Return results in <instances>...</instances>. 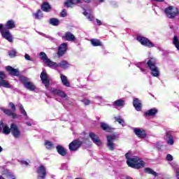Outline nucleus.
<instances>
[{"mask_svg":"<svg viewBox=\"0 0 179 179\" xmlns=\"http://www.w3.org/2000/svg\"><path fill=\"white\" fill-rule=\"evenodd\" d=\"M3 129V134H5L6 135H9V134H12L13 136L16 139L20 138V130H19V128L16 124L14 123H12L10 124V128L8 127V125H3V121H0V132L2 131Z\"/></svg>","mask_w":179,"mask_h":179,"instance_id":"obj_1","label":"nucleus"},{"mask_svg":"<svg viewBox=\"0 0 179 179\" xmlns=\"http://www.w3.org/2000/svg\"><path fill=\"white\" fill-rule=\"evenodd\" d=\"M125 157L127 159V163L129 167L137 169L145 167V162L141 159L138 157L135 156L131 158V153L127 152L125 155Z\"/></svg>","mask_w":179,"mask_h":179,"instance_id":"obj_2","label":"nucleus"},{"mask_svg":"<svg viewBox=\"0 0 179 179\" xmlns=\"http://www.w3.org/2000/svg\"><path fill=\"white\" fill-rule=\"evenodd\" d=\"M9 106L11 108L12 110L8 109V108H1V111L6 114V115H8V117H12L13 120L17 117V115L16 113H13L16 111V106H15V103L13 102H10Z\"/></svg>","mask_w":179,"mask_h":179,"instance_id":"obj_3","label":"nucleus"},{"mask_svg":"<svg viewBox=\"0 0 179 179\" xmlns=\"http://www.w3.org/2000/svg\"><path fill=\"white\" fill-rule=\"evenodd\" d=\"M178 8L173 6H169L164 10V13L166 15L169 19H174V17L178 15Z\"/></svg>","mask_w":179,"mask_h":179,"instance_id":"obj_4","label":"nucleus"},{"mask_svg":"<svg viewBox=\"0 0 179 179\" xmlns=\"http://www.w3.org/2000/svg\"><path fill=\"white\" fill-rule=\"evenodd\" d=\"M0 33L1 34V37L5 38L9 43H12L13 41V37L10 32L6 29V28L3 27V24H0Z\"/></svg>","mask_w":179,"mask_h":179,"instance_id":"obj_5","label":"nucleus"},{"mask_svg":"<svg viewBox=\"0 0 179 179\" xmlns=\"http://www.w3.org/2000/svg\"><path fill=\"white\" fill-rule=\"evenodd\" d=\"M136 40L144 47H148V48H152V47H155V43L145 36H137Z\"/></svg>","mask_w":179,"mask_h":179,"instance_id":"obj_6","label":"nucleus"},{"mask_svg":"<svg viewBox=\"0 0 179 179\" xmlns=\"http://www.w3.org/2000/svg\"><path fill=\"white\" fill-rule=\"evenodd\" d=\"M117 138L118 137L115 134L108 135L106 136L107 147L111 152L115 149V143H114V141H117Z\"/></svg>","mask_w":179,"mask_h":179,"instance_id":"obj_7","label":"nucleus"},{"mask_svg":"<svg viewBox=\"0 0 179 179\" xmlns=\"http://www.w3.org/2000/svg\"><path fill=\"white\" fill-rule=\"evenodd\" d=\"M20 82L24 86V87L27 89V90H30L31 92H34V90H36V85H34L33 83L29 81L28 78L21 77Z\"/></svg>","mask_w":179,"mask_h":179,"instance_id":"obj_8","label":"nucleus"},{"mask_svg":"<svg viewBox=\"0 0 179 179\" xmlns=\"http://www.w3.org/2000/svg\"><path fill=\"white\" fill-rule=\"evenodd\" d=\"M82 145H83L82 141L79 139H75L69 143V149L70 152H76V150H79V149H80Z\"/></svg>","mask_w":179,"mask_h":179,"instance_id":"obj_9","label":"nucleus"},{"mask_svg":"<svg viewBox=\"0 0 179 179\" xmlns=\"http://www.w3.org/2000/svg\"><path fill=\"white\" fill-rule=\"evenodd\" d=\"M36 174L38 179H45L47 177V169L43 164L40 165L36 169Z\"/></svg>","mask_w":179,"mask_h":179,"instance_id":"obj_10","label":"nucleus"},{"mask_svg":"<svg viewBox=\"0 0 179 179\" xmlns=\"http://www.w3.org/2000/svg\"><path fill=\"white\" fill-rule=\"evenodd\" d=\"M41 57V59L43 61L46 66H49V68H52V65H55V62L51 61L47 56V54L44 52H41L39 54Z\"/></svg>","mask_w":179,"mask_h":179,"instance_id":"obj_11","label":"nucleus"},{"mask_svg":"<svg viewBox=\"0 0 179 179\" xmlns=\"http://www.w3.org/2000/svg\"><path fill=\"white\" fill-rule=\"evenodd\" d=\"M40 78L43 85H44L46 89H48V87H50V77L48 76V74H47V72L42 71Z\"/></svg>","mask_w":179,"mask_h":179,"instance_id":"obj_12","label":"nucleus"},{"mask_svg":"<svg viewBox=\"0 0 179 179\" xmlns=\"http://www.w3.org/2000/svg\"><path fill=\"white\" fill-rule=\"evenodd\" d=\"M134 133L139 139H145L146 136H148V134L146 133V130L141 128L136 127L134 129Z\"/></svg>","mask_w":179,"mask_h":179,"instance_id":"obj_13","label":"nucleus"},{"mask_svg":"<svg viewBox=\"0 0 179 179\" xmlns=\"http://www.w3.org/2000/svg\"><path fill=\"white\" fill-rule=\"evenodd\" d=\"M5 79H6V75L3 71H0V86L10 89V84Z\"/></svg>","mask_w":179,"mask_h":179,"instance_id":"obj_14","label":"nucleus"},{"mask_svg":"<svg viewBox=\"0 0 179 179\" xmlns=\"http://www.w3.org/2000/svg\"><path fill=\"white\" fill-rule=\"evenodd\" d=\"M50 93L52 94L59 96V97H61L62 99H65L66 97H67L66 94H65L64 91L56 88L50 89Z\"/></svg>","mask_w":179,"mask_h":179,"instance_id":"obj_15","label":"nucleus"},{"mask_svg":"<svg viewBox=\"0 0 179 179\" xmlns=\"http://www.w3.org/2000/svg\"><path fill=\"white\" fill-rule=\"evenodd\" d=\"M6 71L8 72L11 76H20V72L17 69H14L10 66H6Z\"/></svg>","mask_w":179,"mask_h":179,"instance_id":"obj_16","label":"nucleus"},{"mask_svg":"<svg viewBox=\"0 0 179 179\" xmlns=\"http://www.w3.org/2000/svg\"><path fill=\"white\" fill-rule=\"evenodd\" d=\"M62 38L66 40V41H75L76 40L75 35L71 34V31H66L64 36H62Z\"/></svg>","mask_w":179,"mask_h":179,"instance_id":"obj_17","label":"nucleus"},{"mask_svg":"<svg viewBox=\"0 0 179 179\" xmlns=\"http://www.w3.org/2000/svg\"><path fill=\"white\" fill-rule=\"evenodd\" d=\"M90 138H91L92 142L95 143V145H97L98 146H100L101 145V141H100V138H99V136H97L96 134L91 132L89 134Z\"/></svg>","mask_w":179,"mask_h":179,"instance_id":"obj_18","label":"nucleus"},{"mask_svg":"<svg viewBox=\"0 0 179 179\" xmlns=\"http://www.w3.org/2000/svg\"><path fill=\"white\" fill-rule=\"evenodd\" d=\"M67 47H68V44L62 43L59 46L57 55L59 57H62V55H64V54H65V52H66Z\"/></svg>","mask_w":179,"mask_h":179,"instance_id":"obj_19","label":"nucleus"},{"mask_svg":"<svg viewBox=\"0 0 179 179\" xmlns=\"http://www.w3.org/2000/svg\"><path fill=\"white\" fill-rule=\"evenodd\" d=\"M62 68V69H67L69 67V63L67 61L63 60L59 64H57L52 65V68Z\"/></svg>","mask_w":179,"mask_h":179,"instance_id":"obj_20","label":"nucleus"},{"mask_svg":"<svg viewBox=\"0 0 179 179\" xmlns=\"http://www.w3.org/2000/svg\"><path fill=\"white\" fill-rule=\"evenodd\" d=\"M157 64V60L155 57H150L149 60L147 62V66L149 69H152L153 68H156Z\"/></svg>","mask_w":179,"mask_h":179,"instance_id":"obj_21","label":"nucleus"},{"mask_svg":"<svg viewBox=\"0 0 179 179\" xmlns=\"http://www.w3.org/2000/svg\"><path fill=\"white\" fill-rule=\"evenodd\" d=\"M133 106L136 111H141L142 110V102L138 98H135L133 101Z\"/></svg>","mask_w":179,"mask_h":179,"instance_id":"obj_22","label":"nucleus"},{"mask_svg":"<svg viewBox=\"0 0 179 179\" xmlns=\"http://www.w3.org/2000/svg\"><path fill=\"white\" fill-rule=\"evenodd\" d=\"M56 150L57 153H59L60 156H66V155H68V152L66 151V149H65V148H64V146L61 145H57Z\"/></svg>","mask_w":179,"mask_h":179,"instance_id":"obj_23","label":"nucleus"},{"mask_svg":"<svg viewBox=\"0 0 179 179\" xmlns=\"http://www.w3.org/2000/svg\"><path fill=\"white\" fill-rule=\"evenodd\" d=\"M159 110L156 108H151L144 113V117H155Z\"/></svg>","mask_w":179,"mask_h":179,"instance_id":"obj_24","label":"nucleus"},{"mask_svg":"<svg viewBox=\"0 0 179 179\" xmlns=\"http://www.w3.org/2000/svg\"><path fill=\"white\" fill-rule=\"evenodd\" d=\"M101 128L103 131H106V132H113L114 131V128L110 127V125L104 123V122H101L100 123Z\"/></svg>","mask_w":179,"mask_h":179,"instance_id":"obj_25","label":"nucleus"},{"mask_svg":"<svg viewBox=\"0 0 179 179\" xmlns=\"http://www.w3.org/2000/svg\"><path fill=\"white\" fill-rule=\"evenodd\" d=\"M5 27L8 30H12V29H15V27H16V24H15V21L13 20H10L5 24Z\"/></svg>","mask_w":179,"mask_h":179,"instance_id":"obj_26","label":"nucleus"},{"mask_svg":"<svg viewBox=\"0 0 179 179\" xmlns=\"http://www.w3.org/2000/svg\"><path fill=\"white\" fill-rule=\"evenodd\" d=\"M76 3H80V0H66L64 1V6L71 8V5H76Z\"/></svg>","mask_w":179,"mask_h":179,"instance_id":"obj_27","label":"nucleus"},{"mask_svg":"<svg viewBox=\"0 0 179 179\" xmlns=\"http://www.w3.org/2000/svg\"><path fill=\"white\" fill-rule=\"evenodd\" d=\"M168 145H174V138L173 137V135H171V131H166V133Z\"/></svg>","mask_w":179,"mask_h":179,"instance_id":"obj_28","label":"nucleus"},{"mask_svg":"<svg viewBox=\"0 0 179 179\" xmlns=\"http://www.w3.org/2000/svg\"><path fill=\"white\" fill-rule=\"evenodd\" d=\"M150 71L152 76H154L155 78H159V76H160V71L157 66L151 69Z\"/></svg>","mask_w":179,"mask_h":179,"instance_id":"obj_29","label":"nucleus"},{"mask_svg":"<svg viewBox=\"0 0 179 179\" xmlns=\"http://www.w3.org/2000/svg\"><path fill=\"white\" fill-rule=\"evenodd\" d=\"M90 42L93 47H101L103 45V43L99 39L92 38L90 40Z\"/></svg>","mask_w":179,"mask_h":179,"instance_id":"obj_30","label":"nucleus"},{"mask_svg":"<svg viewBox=\"0 0 179 179\" xmlns=\"http://www.w3.org/2000/svg\"><path fill=\"white\" fill-rule=\"evenodd\" d=\"M61 80L64 86L66 87H69L71 86V83L68 81L66 76H64L63 74H60Z\"/></svg>","mask_w":179,"mask_h":179,"instance_id":"obj_31","label":"nucleus"},{"mask_svg":"<svg viewBox=\"0 0 179 179\" xmlns=\"http://www.w3.org/2000/svg\"><path fill=\"white\" fill-rule=\"evenodd\" d=\"M41 9L43 12H50L51 10V6L47 2L43 3L41 6Z\"/></svg>","mask_w":179,"mask_h":179,"instance_id":"obj_32","label":"nucleus"},{"mask_svg":"<svg viewBox=\"0 0 179 179\" xmlns=\"http://www.w3.org/2000/svg\"><path fill=\"white\" fill-rule=\"evenodd\" d=\"M45 146H46V149H48V150H51V149H54V144L52 143V142L46 140L45 141L44 143Z\"/></svg>","mask_w":179,"mask_h":179,"instance_id":"obj_33","label":"nucleus"},{"mask_svg":"<svg viewBox=\"0 0 179 179\" xmlns=\"http://www.w3.org/2000/svg\"><path fill=\"white\" fill-rule=\"evenodd\" d=\"M144 171L145 173H147V174H152V176H155V177L157 176V173L150 168H145Z\"/></svg>","mask_w":179,"mask_h":179,"instance_id":"obj_34","label":"nucleus"},{"mask_svg":"<svg viewBox=\"0 0 179 179\" xmlns=\"http://www.w3.org/2000/svg\"><path fill=\"white\" fill-rule=\"evenodd\" d=\"M173 45H175L176 48L179 51V40L177 36H175L173 38Z\"/></svg>","mask_w":179,"mask_h":179,"instance_id":"obj_35","label":"nucleus"},{"mask_svg":"<svg viewBox=\"0 0 179 179\" xmlns=\"http://www.w3.org/2000/svg\"><path fill=\"white\" fill-rule=\"evenodd\" d=\"M125 101L122 99H117L114 102V106H116V107H121L124 106Z\"/></svg>","mask_w":179,"mask_h":179,"instance_id":"obj_36","label":"nucleus"},{"mask_svg":"<svg viewBox=\"0 0 179 179\" xmlns=\"http://www.w3.org/2000/svg\"><path fill=\"white\" fill-rule=\"evenodd\" d=\"M50 24H52V26H58V24H59V20L57 18H51L50 20Z\"/></svg>","mask_w":179,"mask_h":179,"instance_id":"obj_37","label":"nucleus"},{"mask_svg":"<svg viewBox=\"0 0 179 179\" xmlns=\"http://www.w3.org/2000/svg\"><path fill=\"white\" fill-rule=\"evenodd\" d=\"M34 16H35V19H41L43 17V12H41V10H38L36 13L33 14Z\"/></svg>","mask_w":179,"mask_h":179,"instance_id":"obj_38","label":"nucleus"},{"mask_svg":"<svg viewBox=\"0 0 179 179\" xmlns=\"http://www.w3.org/2000/svg\"><path fill=\"white\" fill-rule=\"evenodd\" d=\"M17 52L15 50H12L8 52V55L10 58H15Z\"/></svg>","mask_w":179,"mask_h":179,"instance_id":"obj_39","label":"nucleus"},{"mask_svg":"<svg viewBox=\"0 0 179 179\" xmlns=\"http://www.w3.org/2000/svg\"><path fill=\"white\" fill-rule=\"evenodd\" d=\"M20 109L21 110V114H22V115H24L25 117H27V113L24 110L23 105L20 106Z\"/></svg>","mask_w":179,"mask_h":179,"instance_id":"obj_40","label":"nucleus"},{"mask_svg":"<svg viewBox=\"0 0 179 179\" xmlns=\"http://www.w3.org/2000/svg\"><path fill=\"white\" fill-rule=\"evenodd\" d=\"M81 101L84 103L85 106H89L92 103V101L87 99H83Z\"/></svg>","mask_w":179,"mask_h":179,"instance_id":"obj_41","label":"nucleus"},{"mask_svg":"<svg viewBox=\"0 0 179 179\" xmlns=\"http://www.w3.org/2000/svg\"><path fill=\"white\" fill-rule=\"evenodd\" d=\"M115 120L116 122H118L120 124H122V122H124V120L121 117H115Z\"/></svg>","mask_w":179,"mask_h":179,"instance_id":"obj_42","label":"nucleus"},{"mask_svg":"<svg viewBox=\"0 0 179 179\" xmlns=\"http://www.w3.org/2000/svg\"><path fill=\"white\" fill-rule=\"evenodd\" d=\"M66 10L64 9L60 13V16L62 17H66Z\"/></svg>","mask_w":179,"mask_h":179,"instance_id":"obj_43","label":"nucleus"},{"mask_svg":"<svg viewBox=\"0 0 179 179\" xmlns=\"http://www.w3.org/2000/svg\"><path fill=\"white\" fill-rule=\"evenodd\" d=\"M166 160H167L168 162H172V160H173V156H172L171 155H170V154H168V155H166Z\"/></svg>","mask_w":179,"mask_h":179,"instance_id":"obj_44","label":"nucleus"},{"mask_svg":"<svg viewBox=\"0 0 179 179\" xmlns=\"http://www.w3.org/2000/svg\"><path fill=\"white\" fill-rule=\"evenodd\" d=\"M24 58H25V59H27V61H33V59H31V58L30 57V55H29V54H25Z\"/></svg>","mask_w":179,"mask_h":179,"instance_id":"obj_45","label":"nucleus"},{"mask_svg":"<svg viewBox=\"0 0 179 179\" xmlns=\"http://www.w3.org/2000/svg\"><path fill=\"white\" fill-rule=\"evenodd\" d=\"M176 178L179 179V169H177L176 170Z\"/></svg>","mask_w":179,"mask_h":179,"instance_id":"obj_46","label":"nucleus"},{"mask_svg":"<svg viewBox=\"0 0 179 179\" xmlns=\"http://www.w3.org/2000/svg\"><path fill=\"white\" fill-rule=\"evenodd\" d=\"M21 164H24L25 166H29V162H27V161H21Z\"/></svg>","mask_w":179,"mask_h":179,"instance_id":"obj_47","label":"nucleus"},{"mask_svg":"<svg viewBox=\"0 0 179 179\" xmlns=\"http://www.w3.org/2000/svg\"><path fill=\"white\" fill-rule=\"evenodd\" d=\"M96 23L99 26H101L102 24L101 21L99 19H96Z\"/></svg>","mask_w":179,"mask_h":179,"instance_id":"obj_48","label":"nucleus"},{"mask_svg":"<svg viewBox=\"0 0 179 179\" xmlns=\"http://www.w3.org/2000/svg\"><path fill=\"white\" fill-rule=\"evenodd\" d=\"M8 177H10V178H11V179H16V176H13V175H12V174H9V175H8Z\"/></svg>","mask_w":179,"mask_h":179,"instance_id":"obj_49","label":"nucleus"},{"mask_svg":"<svg viewBox=\"0 0 179 179\" xmlns=\"http://www.w3.org/2000/svg\"><path fill=\"white\" fill-rule=\"evenodd\" d=\"M157 146L158 149H162V145H159V143H157Z\"/></svg>","mask_w":179,"mask_h":179,"instance_id":"obj_50","label":"nucleus"},{"mask_svg":"<svg viewBox=\"0 0 179 179\" xmlns=\"http://www.w3.org/2000/svg\"><path fill=\"white\" fill-rule=\"evenodd\" d=\"M27 125H28V127H31V123H30V122H27Z\"/></svg>","mask_w":179,"mask_h":179,"instance_id":"obj_51","label":"nucleus"},{"mask_svg":"<svg viewBox=\"0 0 179 179\" xmlns=\"http://www.w3.org/2000/svg\"><path fill=\"white\" fill-rule=\"evenodd\" d=\"M85 2H87L89 3V2H90V0H84Z\"/></svg>","mask_w":179,"mask_h":179,"instance_id":"obj_52","label":"nucleus"},{"mask_svg":"<svg viewBox=\"0 0 179 179\" xmlns=\"http://www.w3.org/2000/svg\"><path fill=\"white\" fill-rule=\"evenodd\" d=\"M2 150H3V149L2 148V147L0 146V153L1 152H2Z\"/></svg>","mask_w":179,"mask_h":179,"instance_id":"obj_53","label":"nucleus"},{"mask_svg":"<svg viewBox=\"0 0 179 179\" xmlns=\"http://www.w3.org/2000/svg\"><path fill=\"white\" fill-rule=\"evenodd\" d=\"M0 179H5V178H3L2 176H0Z\"/></svg>","mask_w":179,"mask_h":179,"instance_id":"obj_54","label":"nucleus"},{"mask_svg":"<svg viewBox=\"0 0 179 179\" xmlns=\"http://www.w3.org/2000/svg\"><path fill=\"white\" fill-rule=\"evenodd\" d=\"M99 2H101V3L104 2V0H99Z\"/></svg>","mask_w":179,"mask_h":179,"instance_id":"obj_55","label":"nucleus"},{"mask_svg":"<svg viewBox=\"0 0 179 179\" xmlns=\"http://www.w3.org/2000/svg\"><path fill=\"white\" fill-rule=\"evenodd\" d=\"M178 15H179V11H178Z\"/></svg>","mask_w":179,"mask_h":179,"instance_id":"obj_56","label":"nucleus"}]
</instances>
